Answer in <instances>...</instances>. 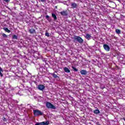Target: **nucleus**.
<instances>
[{"label":"nucleus","instance_id":"15","mask_svg":"<svg viewBox=\"0 0 125 125\" xmlns=\"http://www.w3.org/2000/svg\"><path fill=\"white\" fill-rule=\"evenodd\" d=\"M45 18H46V19L47 20V21H48V22H51V19L49 17V16L46 15V16H45Z\"/></svg>","mask_w":125,"mask_h":125},{"label":"nucleus","instance_id":"24","mask_svg":"<svg viewBox=\"0 0 125 125\" xmlns=\"http://www.w3.org/2000/svg\"><path fill=\"white\" fill-rule=\"evenodd\" d=\"M2 119L3 120V122H7V120L6 119V118H5V117H3Z\"/></svg>","mask_w":125,"mask_h":125},{"label":"nucleus","instance_id":"2","mask_svg":"<svg viewBox=\"0 0 125 125\" xmlns=\"http://www.w3.org/2000/svg\"><path fill=\"white\" fill-rule=\"evenodd\" d=\"M33 114L34 116H35V117H38L39 116H42L43 115V113L39 109L34 110Z\"/></svg>","mask_w":125,"mask_h":125},{"label":"nucleus","instance_id":"14","mask_svg":"<svg viewBox=\"0 0 125 125\" xmlns=\"http://www.w3.org/2000/svg\"><path fill=\"white\" fill-rule=\"evenodd\" d=\"M64 72H65V73H70V69H69V68H68L67 67H64L63 69Z\"/></svg>","mask_w":125,"mask_h":125},{"label":"nucleus","instance_id":"17","mask_svg":"<svg viewBox=\"0 0 125 125\" xmlns=\"http://www.w3.org/2000/svg\"><path fill=\"white\" fill-rule=\"evenodd\" d=\"M115 32L118 35H120V34H121V30L119 29H116Z\"/></svg>","mask_w":125,"mask_h":125},{"label":"nucleus","instance_id":"20","mask_svg":"<svg viewBox=\"0 0 125 125\" xmlns=\"http://www.w3.org/2000/svg\"><path fill=\"white\" fill-rule=\"evenodd\" d=\"M12 39L13 40H18V37L17 36L14 35L12 37Z\"/></svg>","mask_w":125,"mask_h":125},{"label":"nucleus","instance_id":"22","mask_svg":"<svg viewBox=\"0 0 125 125\" xmlns=\"http://www.w3.org/2000/svg\"><path fill=\"white\" fill-rule=\"evenodd\" d=\"M2 36L3 38H7V35L4 33H2Z\"/></svg>","mask_w":125,"mask_h":125},{"label":"nucleus","instance_id":"3","mask_svg":"<svg viewBox=\"0 0 125 125\" xmlns=\"http://www.w3.org/2000/svg\"><path fill=\"white\" fill-rule=\"evenodd\" d=\"M46 107H47L48 109H53L54 110L56 109L55 105L52 104L48 102L46 103Z\"/></svg>","mask_w":125,"mask_h":125},{"label":"nucleus","instance_id":"28","mask_svg":"<svg viewBox=\"0 0 125 125\" xmlns=\"http://www.w3.org/2000/svg\"><path fill=\"white\" fill-rule=\"evenodd\" d=\"M55 8H57V6H55Z\"/></svg>","mask_w":125,"mask_h":125},{"label":"nucleus","instance_id":"8","mask_svg":"<svg viewBox=\"0 0 125 125\" xmlns=\"http://www.w3.org/2000/svg\"><path fill=\"white\" fill-rule=\"evenodd\" d=\"M51 75L54 78V79H57V81H60V77L57 76V75L55 74V73H52Z\"/></svg>","mask_w":125,"mask_h":125},{"label":"nucleus","instance_id":"18","mask_svg":"<svg viewBox=\"0 0 125 125\" xmlns=\"http://www.w3.org/2000/svg\"><path fill=\"white\" fill-rule=\"evenodd\" d=\"M1 72H3V70H2V68L0 67V76L1 77H3V74L1 73Z\"/></svg>","mask_w":125,"mask_h":125},{"label":"nucleus","instance_id":"1","mask_svg":"<svg viewBox=\"0 0 125 125\" xmlns=\"http://www.w3.org/2000/svg\"><path fill=\"white\" fill-rule=\"evenodd\" d=\"M73 39L75 42H78L79 43H83V40L80 36L75 35Z\"/></svg>","mask_w":125,"mask_h":125},{"label":"nucleus","instance_id":"23","mask_svg":"<svg viewBox=\"0 0 125 125\" xmlns=\"http://www.w3.org/2000/svg\"><path fill=\"white\" fill-rule=\"evenodd\" d=\"M72 69L75 71V72H78V69H77L76 67L72 66Z\"/></svg>","mask_w":125,"mask_h":125},{"label":"nucleus","instance_id":"16","mask_svg":"<svg viewBox=\"0 0 125 125\" xmlns=\"http://www.w3.org/2000/svg\"><path fill=\"white\" fill-rule=\"evenodd\" d=\"M3 29L7 33H10V30L7 28V27H3Z\"/></svg>","mask_w":125,"mask_h":125},{"label":"nucleus","instance_id":"5","mask_svg":"<svg viewBox=\"0 0 125 125\" xmlns=\"http://www.w3.org/2000/svg\"><path fill=\"white\" fill-rule=\"evenodd\" d=\"M60 14L62 15V16H68V11L67 10L63 11L60 12Z\"/></svg>","mask_w":125,"mask_h":125},{"label":"nucleus","instance_id":"7","mask_svg":"<svg viewBox=\"0 0 125 125\" xmlns=\"http://www.w3.org/2000/svg\"><path fill=\"white\" fill-rule=\"evenodd\" d=\"M45 88V87L44 86V85L39 84L38 86V89H39V90L42 91L43 90V89H44Z\"/></svg>","mask_w":125,"mask_h":125},{"label":"nucleus","instance_id":"27","mask_svg":"<svg viewBox=\"0 0 125 125\" xmlns=\"http://www.w3.org/2000/svg\"><path fill=\"white\" fill-rule=\"evenodd\" d=\"M122 119L124 120V121H125V118H123Z\"/></svg>","mask_w":125,"mask_h":125},{"label":"nucleus","instance_id":"4","mask_svg":"<svg viewBox=\"0 0 125 125\" xmlns=\"http://www.w3.org/2000/svg\"><path fill=\"white\" fill-rule=\"evenodd\" d=\"M50 123L49 121H44L41 123H37L35 125H49Z\"/></svg>","mask_w":125,"mask_h":125},{"label":"nucleus","instance_id":"21","mask_svg":"<svg viewBox=\"0 0 125 125\" xmlns=\"http://www.w3.org/2000/svg\"><path fill=\"white\" fill-rule=\"evenodd\" d=\"M45 36L46 37H50V35H49V33L48 32H47V31H46L45 33Z\"/></svg>","mask_w":125,"mask_h":125},{"label":"nucleus","instance_id":"26","mask_svg":"<svg viewBox=\"0 0 125 125\" xmlns=\"http://www.w3.org/2000/svg\"><path fill=\"white\" fill-rule=\"evenodd\" d=\"M5 2H8V1H10V0H4Z\"/></svg>","mask_w":125,"mask_h":125},{"label":"nucleus","instance_id":"6","mask_svg":"<svg viewBox=\"0 0 125 125\" xmlns=\"http://www.w3.org/2000/svg\"><path fill=\"white\" fill-rule=\"evenodd\" d=\"M103 47L106 51H110V47L107 44H104L103 45Z\"/></svg>","mask_w":125,"mask_h":125},{"label":"nucleus","instance_id":"19","mask_svg":"<svg viewBox=\"0 0 125 125\" xmlns=\"http://www.w3.org/2000/svg\"><path fill=\"white\" fill-rule=\"evenodd\" d=\"M99 113H100V111H99V110L98 109H96L95 110H94V114H99Z\"/></svg>","mask_w":125,"mask_h":125},{"label":"nucleus","instance_id":"13","mask_svg":"<svg viewBox=\"0 0 125 125\" xmlns=\"http://www.w3.org/2000/svg\"><path fill=\"white\" fill-rule=\"evenodd\" d=\"M51 15L52 17L54 18V21H56V20H57V17L56 16V15L54 13H52Z\"/></svg>","mask_w":125,"mask_h":125},{"label":"nucleus","instance_id":"12","mask_svg":"<svg viewBox=\"0 0 125 125\" xmlns=\"http://www.w3.org/2000/svg\"><path fill=\"white\" fill-rule=\"evenodd\" d=\"M29 32L30 34H35V32H36V30L34 28H31L29 30Z\"/></svg>","mask_w":125,"mask_h":125},{"label":"nucleus","instance_id":"25","mask_svg":"<svg viewBox=\"0 0 125 125\" xmlns=\"http://www.w3.org/2000/svg\"><path fill=\"white\" fill-rule=\"evenodd\" d=\"M42 2H44L46 1V0H40Z\"/></svg>","mask_w":125,"mask_h":125},{"label":"nucleus","instance_id":"10","mask_svg":"<svg viewBox=\"0 0 125 125\" xmlns=\"http://www.w3.org/2000/svg\"><path fill=\"white\" fill-rule=\"evenodd\" d=\"M77 6H78V5L77 4V3H76L75 2L71 3L72 8H77Z\"/></svg>","mask_w":125,"mask_h":125},{"label":"nucleus","instance_id":"11","mask_svg":"<svg viewBox=\"0 0 125 125\" xmlns=\"http://www.w3.org/2000/svg\"><path fill=\"white\" fill-rule=\"evenodd\" d=\"M80 73L81 75H86V74H87V71L85 70H81Z\"/></svg>","mask_w":125,"mask_h":125},{"label":"nucleus","instance_id":"9","mask_svg":"<svg viewBox=\"0 0 125 125\" xmlns=\"http://www.w3.org/2000/svg\"><path fill=\"white\" fill-rule=\"evenodd\" d=\"M85 39L87 40L88 41H89L90 39H91V35L88 33L86 34V35L85 36Z\"/></svg>","mask_w":125,"mask_h":125}]
</instances>
